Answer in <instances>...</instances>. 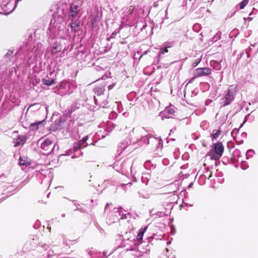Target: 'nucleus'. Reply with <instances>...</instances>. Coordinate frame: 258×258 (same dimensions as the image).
Segmentation results:
<instances>
[{
  "instance_id": "obj_1",
  "label": "nucleus",
  "mask_w": 258,
  "mask_h": 258,
  "mask_svg": "<svg viewBox=\"0 0 258 258\" xmlns=\"http://www.w3.org/2000/svg\"><path fill=\"white\" fill-rule=\"evenodd\" d=\"M143 243H133V245H131L128 243H120V245L117 246V248H124L125 251H140L139 255H136L134 258H150L147 255V253L150 251V245L148 244L146 246L145 251H141L140 249V245Z\"/></svg>"
},
{
  "instance_id": "obj_2",
  "label": "nucleus",
  "mask_w": 258,
  "mask_h": 258,
  "mask_svg": "<svg viewBox=\"0 0 258 258\" xmlns=\"http://www.w3.org/2000/svg\"><path fill=\"white\" fill-rule=\"evenodd\" d=\"M224 147L222 145V144L221 143H218L215 144V153L211 151L209 153V155L211 157V159L218 160L222 155Z\"/></svg>"
},
{
  "instance_id": "obj_3",
  "label": "nucleus",
  "mask_w": 258,
  "mask_h": 258,
  "mask_svg": "<svg viewBox=\"0 0 258 258\" xmlns=\"http://www.w3.org/2000/svg\"><path fill=\"white\" fill-rule=\"evenodd\" d=\"M41 148L45 152L44 154H48L53 150L54 145H53L52 141L47 138L42 141Z\"/></svg>"
},
{
  "instance_id": "obj_4",
  "label": "nucleus",
  "mask_w": 258,
  "mask_h": 258,
  "mask_svg": "<svg viewBox=\"0 0 258 258\" xmlns=\"http://www.w3.org/2000/svg\"><path fill=\"white\" fill-rule=\"evenodd\" d=\"M211 73V70L209 68H198L194 71L195 77L190 80L189 83L191 82L195 78L207 76Z\"/></svg>"
},
{
  "instance_id": "obj_5",
  "label": "nucleus",
  "mask_w": 258,
  "mask_h": 258,
  "mask_svg": "<svg viewBox=\"0 0 258 258\" xmlns=\"http://www.w3.org/2000/svg\"><path fill=\"white\" fill-rule=\"evenodd\" d=\"M234 99V95L233 93L231 92L230 90H228L227 93H226L225 97V101L224 102V106L227 105L229 104Z\"/></svg>"
},
{
  "instance_id": "obj_6",
  "label": "nucleus",
  "mask_w": 258,
  "mask_h": 258,
  "mask_svg": "<svg viewBox=\"0 0 258 258\" xmlns=\"http://www.w3.org/2000/svg\"><path fill=\"white\" fill-rule=\"evenodd\" d=\"M53 73H51L49 74V76H46V77L44 78L42 80V82L47 86H50L53 84L54 82V78L51 77Z\"/></svg>"
},
{
  "instance_id": "obj_7",
  "label": "nucleus",
  "mask_w": 258,
  "mask_h": 258,
  "mask_svg": "<svg viewBox=\"0 0 258 258\" xmlns=\"http://www.w3.org/2000/svg\"><path fill=\"white\" fill-rule=\"evenodd\" d=\"M79 11V7L77 5H72L71 6L70 16L72 18L75 17Z\"/></svg>"
},
{
  "instance_id": "obj_8",
  "label": "nucleus",
  "mask_w": 258,
  "mask_h": 258,
  "mask_svg": "<svg viewBox=\"0 0 258 258\" xmlns=\"http://www.w3.org/2000/svg\"><path fill=\"white\" fill-rule=\"evenodd\" d=\"M37 248L38 251H41L43 249L44 251L46 250L48 247V245L45 243H38Z\"/></svg>"
},
{
  "instance_id": "obj_9",
  "label": "nucleus",
  "mask_w": 258,
  "mask_h": 258,
  "mask_svg": "<svg viewBox=\"0 0 258 258\" xmlns=\"http://www.w3.org/2000/svg\"><path fill=\"white\" fill-rule=\"evenodd\" d=\"M147 228H148V227L147 226V227H145L144 228L141 229L140 230V231L139 232L138 236H137V240H140L142 239L143 235H144V233L146 232V231L147 230Z\"/></svg>"
},
{
  "instance_id": "obj_10",
  "label": "nucleus",
  "mask_w": 258,
  "mask_h": 258,
  "mask_svg": "<svg viewBox=\"0 0 258 258\" xmlns=\"http://www.w3.org/2000/svg\"><path fill=\"white\" fill-rule=\"evenodd\" d=\"M25 140L24 137L19 138L16 141L14 146L17 147L18 146H22L25 143Z\"/></svg>"
},
{
  "instance_id": "obj_11",
  "label": "nucleus",
  "mask_w": 258,
  "mask_h": 258,
  "mask_svg": "<svg viewBox=\"0 0 258 258\" xmlns=\"http://www.w3.org/2000/svg\"><path fill=\"white\" fill-rule=\"evenodd\" d=\"M88 139V136H87L83 138L81 140H80L78 143L77 145L75 147V149L77 150L85 141H86Z\"/></svg>"
},
{
  "instance_id": "obj_12",
  "label": "nucleus",
  "mask_w": 258,
  "mask_h": 258,
  "mask_svg": "<svg viewBox=\"0 0 258 258\" xmlns=\"http://www.w3.org/2000/svg\"><path fill=\"white\" fill-rule=\"evenodd\" d=\"M42 124V121H38L32 123L31 125V128L32 130H37L39 128V125Z\"/></svg>"
},
{
  "instance_id": "obj_13",
  "label": "nucleus",
  "mask_w": 258,
  "mask_h": 258,
  "mask_svg": "<svg viewBox=\"0 0 258 258\" xmlns=\"http://www.w3.org/2000/svg\"><path fill=\"white\" fill-rule=\"evenodd\" d=\"M248 0H243L239 4L240 9H243L248 4Z\"/></svg>"
},
{
  "instance_id": "obj_14",
  "label": "nucleus",
  "mask_w": 258,
  "mask_h": 258,
  "mask_svg": "<svg viewBox=\"0 0 258 258\" xmlns=\"http://www.w3.org/2000/svg\"><path fill=\"white\" fill-rule=\"evenodd\" d=\"M20 164L22 165L27 166L30 164L29 160H24L23 159L20 158Z\"/></svg>"
},
{
  "instance_id": "obj_15",
  "label": "nucleus",
  "mask_w": 258,
  "mask_h": 258,
  "mask_svg": "<svg viewBox=\"0 0 258 258\" xmlns=\"http://www.w3.org/2000/svg\"><path fill=\"white\" fill-rule=\"evenodd\" d=\"M254 154V151L253 150H249L246 153V156L247 158L252 157Z\"/></svg>"
},
{
  "instance_id": "obj_16",
  "label": "nucleus",
  "mask_w": 258,
  "mask_h": 258,
  "mask_svg": "<svg viewBox=\"0 0 258 258\" xmlns=\"http://www.w3.org/2000/svg\"><path fill=\"white\" fill-rule=\"evenodd\" d=\"M39 108V104H34L33 105H31L29 106L28 108V109H32L33 110L35 109H38Z\"/></svg>"
},
{
  "instance_id": "obj_17",
  "label": "nucleus",
  "mask_w": 258,
  "mask_h": 258,
  "mask_svg": "<svg viewBox=\"0 0 258 258\" xmlns=\"http://www.w3.org/2000/svg\"><path fill=\"white\" fill-rule=\"evenodd\" d=\"M221 132L220 130L217 131L215 133L213 134V138L215 139H217L220 135Z\"/></svg>"
},
{
  "instance_id": "obj_18",
  "label": "nucleus",
  "mask_w": 258,
  "mask_h": 258,
  "mask_svg": "<svg viewBox=\"0 0 258 258\" xmlns=\"http://www.w3.org/2000/svg\"><path fill=\"white\" fill-rule=\"evenodd\" d=\"M167 112H168L169 113V114L172 115V114H173V113H174V110L172 108L167 109L165 110V113H166Z\"/></svg>"
},
{
  "instance_id": "obj_19",
  "label": "nucleus",
  "mask_w": 258,
  "mask_h": 258,
  "mask_svg": "<svg viewBox=\"0 0 258 258\" xmlns=\"http://www.w3.org/2000/svg\"><path fill=\"white\" fill-rule=\"evenodd\" d=\"M168 52V50L167 49V48L162 49L160 52L159 55H160L161 54H163L165 52Z\"/></svg>"
},
{
  "instance_id": "obj_20",
  "label": "nucleus",
  "mask_w": 258,
  "mask_h": 258,
  "mask_svg": "<svg viewBox=\"0 0 258 258\" xmlns=\"http://www.w3.org/2000/svg\"><path fill=\"white\" fill-rule=\"evenodd\" d=\"M107 251H103L102 253V255L101 258H107Z\"/></svg>"
},
{
  "instance_id": "obj_21",
  "label": "nucleus",
  "mask_w": 258,
  "mask_h": 258,
  "mask_svg": "<svg viewBox=\"0 0 258 258\" xmlns=\"http://www.w3.org/2000/svg\"><path fill=\"white\" fill-rule=\"evenodd\" d=\"M77 26H78V24H76V23H72L71 24V27H77Z\"/></svg>"
},
{
  "instance_id": "obj_22",
  "label": "nucleus",
  "mask_w": 258,
  "mask_h": 258,
  "mask_svg": "<svg viewBox=\"0 0 258 258\" xmlns=\"http://www.w3.org/2000/svg\"><path fill=\"white\" fill-rule=\"evenodd\" d=\"M113 86H112V85H109L108 86V89L109 90L111 89L112 88H113Z\"/></svg>"
},
{
  "instance_id": "obj_23",
  "label": "nucleus",
  "mask_w": 258,
  "mask_h": 258,
  "mask_svg": "<svg viewBox=\"0 0 258 258\" xmlns=\"http://www.w3.org/2000/svg\"><path fill=\"white\" fill-rule=\"evenodd\" d=\"M147 52H148V51H145V52H144V54H144V55H145V54H147Z\"/></svg>"
},
{
  "instance_id": "obj_24",
  "label": "nucleus",
  "mask_w": 258,
  "mask_h": 258,
  "mask_svg": "<svg viewBox=\"0 0 258 258\" xmlns=\"http://www.w3.org/2000/svg\"><path fill=\"white\" fill-rule=\"evenodd\" d=\"M114 250H112V251L110 252L108 255H110L112 252H113Z\"/></svg>"
},
{
  "instance_id": "obj_25",
  "label": "nucleus",
  "mask_w": 258,
  "mask_h": 258,
  "mask_svg": "<svg viewBox=\"0 0 258 258\" xmlns=\"http://www.w3.org/2000/svg\"><path fill=\"white\" fill-rule=\"evenodd\" d=\"M247 20H251V18H247Z\"/></svg>"
},
{
  "instance_id": "obj_26",
  "label": "nucleus",
  "mask_w": 258,
  "mask_h": 258,
  "mask_svg": "<svg viewBox=\"0 0 258 258\" xmlns=\"http://www.w3.org/2000/svg\"><path fill=\"white\" fill-rule=\"evenodd\" d=\"M52 52V53H55L56 52H54V50H53Z\"/></svg>"
},
{
  "instance_id": "obj_27",
  "label": "nucleus",
  "mask_w": 258,
  "mask_h": 258,
  "mask_svg": "<svg viewBox=\"0 0 258 258\" xmlns=\"http://www.w3.org/2000/svg\"><path fill=\"white\" fill-rule=\"evenodd\" d=\"M167 245H169V244H170L171 243L170 242H169V243H166Z\"/></svg>"
},
{
  "instance_id": "obj_28",
  "label": "nucleus",
  "mask_w": 258,
  "mask_h": 258,
  "mask_svg": "<svg viewBox=\"0 0 258 258\" xmlns=\"http://www.w3.org/2000/svg\"><path fill=\"white\" fill-rule=\"evenodd\" d=\"M166 117H167V118H170V116H166Z\"/></svg>"
},
{
  "instance_id": "obj_29",
  "label": "nucleus",
  "mask_w": 258,
  "mask_h": 258,
  "mask_svg": "<svg viewBox=\"0 0 258 258\" xmlns=\"http://www.w3.org/2000/svg\"><path fill=\"white\" fill-rule=\"evenodd\" d=\"M195 64H196L195 66H197V64H198V63H197V62H195Z\"/></svg>"
},
{
  "instance_id": "obj_30",
  "label": "nucleus",
  "mask_w": 258,
  "mask_h": 258,
  "mask_svg": "<svg viewBox=\"0 0 258 258\" xmlns=\"http://www.w3.org/2000/svg\"><path fill=\"white\" fill-rule=\"evenodd\" d=\"M195 64H196L195 66H197V64H198V63H197V62H195Z\"/></svg>"
},
{
  "instance_id": "obj_31",
  "label": "nucleus",
  "mask_w": 258,
  "mask_h": 258,
  "mask_svg": "<svg viewBox=\"0 0 258 258\" xmlns=\"http://www.w3.org/2000/svg\"><path fill=\"white\" fill-rule=\"evenodd\" d=\"M247 116L245 117V121L246 120Z\"/></svg>"
},
{
  "instance_id": "obj_32",
  "label": "nucleus",
  "mask_w": 258,
  "mask_h": 258,
  "mask_svg": "<svg viewBox=\"0 0 258 258\" xmlns=\"http://www.w3.org/2000/svg\"><path fill=\"white\" fill-rule=\"evenodd\" d=\"M26 244H30L31 243H26Z\"/></svg>"
}]
</instances>
